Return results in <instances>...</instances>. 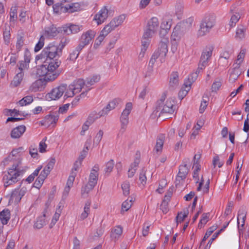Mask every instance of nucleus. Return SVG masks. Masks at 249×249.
I'll use <instances>...</instances> for the list:
<instances>
[{"instance_id": "1", "label": "nucleus", "mask_w": 249, "mask_h": 249, "mask_svg": "<svg viewBox=\"0 0 249 249\" xmlns=\"http://www.w3.org/2000/svg\"><path fill=\"white\" fill-rule=\"evenodd\" d=\"M45 64L39 66L36 71V74L39 77H44L42 79L47 81L55 80L60 72L57 69L61 64V61L57 58L50 59L45 57Z\"/></svg>"}, {"instance_id": "2", "label": "nucleus", "mask_w": 249, "mask_h": 249, "mask_svg": "<svg viewBox=\"0 0 249 249\" xmlns=\"http://www.w3.org/2000/svg\"><path fill=\"white\" fill-rule=\"evenodd\" d=\"M69 42V39L63 38L58 46H56L51 43L49 44L43 49L40 55L37 57H38V59H41L45 57L50 59L57 58L59 59L60 56L62 55L63 49Z\"/></svg>"}, {"instance_id": "3", "label": "nucleus", "mask_w": 249, "mask_h": 249, "mask_svg": "<svg viewBox=\"0 0 249 249\" xmlns=\"http://www.w3.org/2000/svg\"><path fill=\"white\" fill-rule=\"evenodd\" d=\"M165 98L166 94L164 93L160 99L157 102L156 109L153 112V115L155 116L160 117L164 113L171 114L173 113L174 111V100L172 98H169L164 103Z\"/></svg>"}, {"instance_id": "4", "label": "nucleus", "mask_w": 249, "mask_h": 249, "mask_svg": "<svg viewBox=\"0 0 249 249\" xmlns=\"http://www.w3.org/2000/svg\"><path fill=\"white\" fill-rule=\"evenodd\" d=\"M216 24V16L213 14L206 15L202 19L200 28L198 31V36H203L208 33L215 26Z\"/></svg>"}, {"instance_id": "5", "label": "nucleus", "mask_w": 249, "mask_h": 249, "mask_svg": "<svg viewBox=\"0 0 249 249\" xmlns=\"http://www.w3.org/2000/svg\"><path fill=\"white\" fill-rule=\"evenodd\" d=\"M18 164H14L11 168L8 169L7 175L3 177L4 185L5 187H7L18 181L17 179L21 174L23 173L22 170L18 168Z\"/></svg>"}, {"instance_id": "6", "label": "nucleus", "mask_w": 249, "mask_h": 249, "mask_svg": "<svg viewBox=\"0 0 249 249\" xmlns=\"http://www.w3.org/2000/svg\"><path fill=\"white\" fill-rule=\"evenodd\" d=\"M213 48L212 47H207L203 50L200 59L198 67L195 73H199L201 70H202L207 65L208 60L212 56Z\"/></svg>"}, {"instance_id": "7", "label": "nucleus", "mask_w": 249, "mask_h": 249, "mask_svg": "<svg viewBox=\"0 0 249 249\" xmlns=\"http://www.w3.org/2000/svg\"><path fill=\"white\" fill-rule=\"evenodd\" d=\"M95 35V31L89 30L83 33L79 40V43L77 47L78 49H82L86 46L88 45L94 37Z\"/></svg>"}, {"instance_id": "8", "label": "nucleus", "mask_w": 249, "mask_h": 249, "mask_svg": "<svg viewBox=\"0 0 249 249\" xmlns=\"http://www.w3.org/2000/svg\"><path fill=\"white\" fill-rule=\"evenodd\" d=\"M132 109V104L130 102L126 103L125 109L123 111L120 117V121L121 123V131L124 132L128 124V115H129Z\"/></svg>"}, {"instance_id": "9", "label": "nucleus", "mask_w": 249, "mask_h": 249, "mask_svg": "<svg viewBox=\"0 0 249 249\" xmlns=\"http://www.w3.org/2000/svg\"><path fill=\"white\" fill-rule=\"evenodd\" d=\"M98 177L97 170L92 169L89 175L88 184L82 189V191L88 194L96 185Z\"/></svg>"}, {"instance_id": "10", "label": "nucleus", "mask_w": 249, "mask_h": 249, "mask_svg": "<svg viewBox=\"0 0 249 249\" xmlns=\"http://www.w3.org/2000/svg\"><path fill=\"white\" fill-rule=\"evenodd\" d=\"M66 87L64 84L53 89L46 95V98L49 100H56L59 99L64 93Z\"/></svg>"}, {"instance_id": "11", "label": "nucleus", "mask_w": 249, "mask_h": 249, "mask_svg": "<svg viewBox=\"0 0 249 249\" xmlns=\"http://www.w3.org/2000/svg\"><path fill=\"white\" fill-rule=\"evenodd\" d=\"M159 22L156 17H153L148 21L146 29L144 31L145 36H148L149 35H153L159 28Z\"/></svg>"}, {"instance_id": "12", "label": "nucleus", "mask_w": 249, "mask_h": 249, "mask_svg": "<svg viewBox=\"0 0 249 249\" xmlns=\"http://www.w3.org/2000/svg\"><path fill=\"white\" fill-rule=\"evenodd\" d=\"M169 44V38H163L160 39L159 44L158 48L155 52L158 53V55L160 56V60L163 59L168 53V46Z\"/></svg>"}, {"instance_id": "13", "label": "nucleus", "mask_w": 249, "mask_h": 249, "mask_svg": "<svg viewBox=\"0 0 249 249\" xmlns=\"http://www.w3.org/2000/svg\"><path fill=\"white\" fill-rule=\"evenodd\" d=\"M189 172V169L186 164L181 165L179 167V172L178 174L175 184L176 187L179 185L180 181H183L187 177Z\"/></svg>"}, {"instance_id": "14", "label": "nucleus", "mask_w": 249, "mask_h": 249, "mask_svg": "<svg viewBox=\"0 0 249 249\" xmlns=\"http://www.w3.org/2000/svg\"><path fill=\"white\" fill-rule=\"evenodd\" d=\"M108 10L106 6L103 7L99 12L97 13L94 18L98 25L103 23L108 16Z\"/></svg>"}, {"instance_id": "15", "label": "nucleus", "mask_w": 249, "mask_h": 249, "mask_svg": "<svg viewBox=\"0 0 249 249\" xmlns=\"http://www.w3.org/2000/svg\"><path fill=\"white\" fill-rule=\"evenodd\" d=\"M46 205V207L43 212L42 215L39 216L34 223V228L35 229H40L46 225L45 218L47 216V214H49L48 208V206H47V204Z\"/></svg>"}, {"instance_id": "16", "label": "nucleus", "mask_w": 249, "mask_h": 249, "mask_svg": "<svg viewBox=\"0 0 249 249\" xmlns=\"http://www.w3.org/2000/svg\"><path fill=\"white\" fill-rule=\"evenodd\" d=\"M82 26H79L75 24H71L70 25H65L61 28V30L67 35L71 34H76L81 30Z\"/></svg>"}, {"instance_id": "17", "label": "nucleus", "mask_w": 249, "mask_h": 249, "mask_svg": "<svg viewBox=\"0 0 249 249\" xmlns=\"http://www.w3.org/2000/svg\"><path fill=\"white\" fill-rule=\"evenodd\" d=\"M46 82L47 81L40 78L32 84L30 86V90L32 92L41 91L45 88Z\"/></svg>"}, {"instance_id": "18", "label": "nucleus", "mask_w": 249, "mask_h": 249, "mask_svg": "<svg viewBox=\"0 0 249 249\" xmlns=\"http://www.w3.org/2000/svg\"><path fill=\"white\" fill-rule=\"evenodd\" d=\"M26 127L24 125H19L13 128L11 132V137L13 139L20 138L25 132Z\"/></svg>"}, {"instance_id": "19", "label": "nucleus", "mask_w": 249, "mask_h": 249, "mask_svg": "<svg viewBox=\"0 0 249 249\" xmlns=\"http://www.w3.org/2000/svg\"><path fill=\"white\" fill-rule=\"evenodd\" d=\"M81 8V5L80 3L78 2L70 3L65 4L64 8V11L65 13L68 12L70 13H72L75 12L79 11Z\"/></svg>"}, {"instance_id": "20", "label": "nucleus", "mask_w": 249, "mask_h": 249, "mask_svg": "<svg viewBox=\"0 0 249 249\" xmlns=\"http://www.w3.org/2000/svg\"><path fill=\"white\" fill-rule=\"evenodd\" d=\"M247 213V212L244 210L243 207L241 208L239 211L237 217V223L239 231L241 230L240 227H243L245 225V220Z\"/></svg>"}, {"instance_id": "21", "label": "nucleus", "mask_w": 249, "mask_h": 249, "mask_svg": "<svg viewBox=\"0 0 249 249\" xmlns=\"http://www.w3.org/2000/svg\"><path fill=\"white\" fill-rule=\"evenodd\" d=\"M73 90L75 91L76 94L81 91L82 88H84L85 86V82L82 79H79L77 80L74 81L71 84Z\"/></svg>"}, {"instance_id": "22", "label": "nucleus", "mask_w": 249, "mask_h": 249, "mask_svg": "<svg viewBox=\"0 0 249 249\" xmlns=\"http://www.w3.org/2000/svg\"><path fill=\"white\" fill-rule=\"evenodd\" d=\"M58 116L57 115H53L49 114L46 115L44 120L42 121V124L49 126L53 124H55L58 121Z\"/></svg>"}, {"instance_id": "23", "label": "nucleus", "mask_w": 249, "mask_h": 249, "mask_svg": "<svg viewBox=\"0 0 249 249\" xmlns=\"http://www.w3.org/2000/svg\"><path fill=\"white\" fill-rule=\"evenodd\" d=\"M45 35L50 37L56 36L59 33L63 32L61 30V28L57 29L56 27L52 25L45 30Z\"/></svg>"}, {"instance_id": "24", "label": "nucleus", "mask_w": 249, "mask_h": 249, "mask_svg": "<svg viewBox=\"0 0 249 249\" xmlns=\"http://www.w3.org/2000/svg\"><path fill=\"white\" fill-rule=\"evenodd\" d=\"M178 74L177 71L173 72L170 76L169 86L170 88L174 89L178 85Z\"/></svg>"}, {"instance_id": "25", "label": "nucleus", "mask_w": 249, "mask_h": 249, "mask_svg": "<svg viewBox=\"0 0 249 249\" xmlns=\"http://www.w3.org/2000/svg\"><path fill=\"white\" fill-rule=\"evenodd\" d=\"M10 218V213L9 210L4 209L0 213V220L3 225L7 224Z\"/></svg>"}, {"instance_id": "26", "label": "nucleus", "mask_w": 249, "mask_h": 249, "mask_svg": "<svg viewBox=\"0 0 249 249\" xmlns=\"http://www.w3.org/2000/svg\"><path fill=\"white\" fill-rule=\"evenodd\" d=\"M23 76L24 73L23 72H18L11 83V86L13 87L18 86L22 80Z\"/></svg>"}, {"instance_id": "27", "label": "nucleus", "mask_w": 249, "mask_h": 249, "mask_svg": "<svg viewBox=\"0 0 249 249\" xmlns=\"http://www.w3.org/2000/svg\"><path fill=\"white\" fill-rule=\"evenodd\" d=\"M242 15V10H240V12L235 13L233 14L230 19L229 22L230 29L235 26L236 23L238 22Z\"/></svg>"}, {"instance_id": "28", "label": "nucleus", "mask_w": 249, "mask_h": 249, "mask_svg": "<svg viewBox=\"0 0 249 249\" xmlns=\"http://www.w3.org/2000/svg\"><path fill=\"white\" fill-rule=\"evenodd\" d=\"M125 16L124 15H121L117 18H114L110 21V25L112 24L113 27L116 28L121 25L124 20Z\"/></svg>"}, {"instance_id": "29", "label": "nucleus", "mask_w": 249, "mask_h": 249, "mask_svg": "<svg viewBox=\"0 0 249 249\" xmlns=\"http://www.w3.org/2000/svg\"><path fill=\"white\" fill-rule=\"evenodd\" d=\"M123 230L120 226L116 227L111 231L110 237L112 239L116 241L122 234Z\"/></svg>"}, {"instance_id": "30", "label": "nucleus", "mask_w": 249, "mask_h": 249, "mask_svg": "<svg viewBox=\"0 0 249 249\" xmlns=\"http://www.w3.org/2000/svg\"><path fill=\"white\" fill-rule=\"evenodd\" d=\"M189 211L188 208L184 209L183 212L178 213V215L176 216V222L177 225L179 223H181L188 216Z\"/></svg>"}, {"instance_id": "31", "label": "nucleus", "mask_w": 249, "mask_h": 249, "mask_svg": "<svg viewBox=\"0 0 249 249\" xmlns=\"http://www.w3.org/2000/svg\"><path fill=\"white\" fill-rule=\"evenodd\" d=\"M164 137L163 135H160L158 137L155 147V149L157 152L161 151L164 143Z\"/></svg>"}, {"instance_id": "32", "label": "nucleus", "mask_w": 249, "mask_h": 249, "mask_svg": "<svg viewBox=\"0 0 249 249\" xmlns=\"http://www.w3.org/2000/svg\"><path fill=\"white\" fill-rule=\"evenodd\" d=\"M64 85L66 87V90L64 92V98L66 99L69 97H73L76 93H75V91L73 90L72 86L70 85L68 87L66 85Z\"/></svg>"}, {"instance_id": "33", "label": "nucleus", "mask_w": 249, "mask_h": 249, "mask_svg": "<svg viewBox=\"0 0 249 249\" xmlns=\"http://www.w3.org/2000/svg\"><path fill=\"white\" fill-rule=\"evenodd\" d=\"M100 77L98 75H94L91 77L87 78L85 82V86L87 88L94 85L95 83H97L100 80Z\"/></svg>"}, {"instance_id": "34", "label": "nucleus", "mask_w": 249, "mask_h": 249, "mask_svg": "<svg viewBox=\"0 0 249 249\" xmlns=\"http://www.w3.org/2000/svg\"><path fill=\"white\" fill-rule=\"evenodd\" d=\"M61 211L62 209L61 208V206H59L53 217L51 223H50V228H52L55 224L56 222L58 220L61 213Z\"/></svg>"}, {"instance_id": "35", "label": "nucleus", "mask_w": 249, "mask_h": 249, "mask_svg": "<svg viewBox=\"0 0 249 249\" xmlns=\"http://www.w3.org/2000/svg\"><path fill=\"white\" fill-rule=\"evenodd\" d=\"M10 27L9 26L5 27L3 32V40L6 45H8L10 41Z\"/></svg>"}, {"instance_id": "36", "label": "nucleus", "mask_w": 249, "mask_h": 249, "mask_svg": "<svg viewBox=\"0 0 249 249\" xmlns=\"http://www.w3.org/2000/svg\"><path fill=\"white\" fill-rule=\"evenodd\" d=\"M209 101V97L207 94H205L203 96L202 100L200 104L199 108V112L202 113L205 109L206 108Z\"/></svg>"}, {"instance_id": "37", "label": "nucleus", "mask_w": 249, "mask_h": 249, "mask_svg": "<svg viewBox=\"0 0 249 249\" xmlns=\"http://www.w3.org/2000/svg\"><path fill=\"white\" fill-rule=\"evenodd\" d=\"M90 202L87 201L85 203L84 212L80 215V219L81 220H84L88 217L90 211Z\"/></svg>"}, {"instance_id": "38", "label": "nucleus", "mask_w": 249, "mask_h": 249, "mask_svg": "<svg viewBox=\"0 0 249 249\" xmlns=\"http://www.w3.org/2000/svg\"><path fill=\"white\" fill-rule=\"evenodd\" d=\"M152 36V35H149L148 36H145V32H144L142 40V48L144 51H146L149 44V38Z\"/></svg>"}, {"instance_id": "39", "label": "nucleus", "mask_w": 249, "mask_h": 249, "mask_svg": "<svg viewBox=\"0 0 249 249\" xmlns=\"http://www.w3.org/2000/svg\"><path fill=\"white\" fill-rule=\"evenodd\" d=\"M65 4L63 3H57L53 5V10L54 13L58 14L60 13H65L64 8Z\"/></svg>"}, {"instance_id": "40", "label": "nucleus", "mask_w": 249, "mask_h": 249, "mask_svg": "<svg viewBox=\"0 0 249 249\" xmlns=\"http://www.w3.org/2000/svg\"><path fill=\"white\" fill-rule=\"evenodd\" d=\"M240 74V70H231L230 73L229 81L231 83L234 82L238 78Z\"/></svg>"}, {"instance_id": "41", "label": "nucleus", "mask_w": 249, "mask_h": 249, "mask_svg": "<svg viewBox=\"0 0 249 249\" xmlns=\"http://www.w3.org/2000/svg\"><path fill=\"white\" fill-rule=\"evenodd\" d=\"M180 25H177L173 29L171 35V39L175 41L178 40L179 39V31L180 30Z\"/></svg>"}, {"instance_id": "42", "label": "nucleus", "mask_w": 249, "mask_h": 249, "mask_svg": "<svg viewBox=\"0 0 249 249\" xmlns=\"http://www.w3.org/2000/svg\"><path fill=\"white\" fill-rule=\"evenodd\" d=\"M159 57H160V56L158 55V53L154 52L150 58L149 63L148 64V69L150 71H153V66H154L155 62L156 61V60Z\"/></svg>"}, {"instance_id": "43", "label": "nucleus", "mask_w": 249, "mask_h": 249, "mask_svg": "<svg viewBox=\"0 0 249 249\" xmlns=\"http://www.w3.org/2000/svg\"><path fill=\"white\" fill-rule=\"evenodd\" d=\"M183 11V5L182 3L178 2L175 5V12L178 18H181Z\"/></svg>"}, {"instance_id": "44", "label": "nucleus", "mask_w": 249, "mask_h": 249, "mask_svg": "<svg viewBox=\"0 0 249 249\" xmlns=\"http://www.w3.org/2000/svg\"><path fill=\"white\" fill-rule=\"evenodd\" d=\"M33 101V98L32 96L28 95L19 101L18 103L20 106H24L31 104Z\"/></svg>"}, {"instance_id": "45", "label": "nucleus", "mask_w": 249, "mask_h": 249, "mask_svg": "<svg viewBox=\"0 0 249 249\" xmlns=\"http://www.w3.org/2000/svg\"><path fill=\"white\" fill-rule=\"evenodd\" d=\"M114 162L113 160H110L106 164L104 171L105 172V174L107 176H108L109 174L111 172L114 167Z\"/></svg>"}, {"instance_id": "46", "label": "nucleus", "mask_w": 249, "mask_h": 249, "mask_svg": "<svg viewBox=\"0 0 249 249\" xmlns=\"http://www.w3.org/2000/svg\"><path fill=\"white\" fill-rule=\"evenodd\" d=\"M246 29L243 26H239L236 30V37L239 39H242L245 37Z\"/></svg>"}, {"instance_id": "47", "label": "nucleus", "mask_w": 249, "mask_h": 249, "mask_svg": "<svg viewBox=\"0 0 249 249\" xmlns=\"http://www.w3.org/2000/svg\"><path fill=\"white\" fill-rule=\"evenodd\" d=\"M249 113H248L247 116V119L244 122V125L243 127V130L245 132L248 133L246 135V136L245 137V138L246 137V139L245 141H244L243 142L247 143L248 141V139L249 137V133L248 132L249 131Z\"/></svg>"}, {"instance_id": "48", "label": "nucleus", "mask_w": 249, "mask_h": 249, "mask_svg": "<svg viewBox=\"0 0 249 249\" xmlns=\"http://www.w3.org/2000/svg\"><path fill=\"white\" fill-rule=\"evenodd\" d=\"M146 172V169L143 167L141 169L139 174V180L141 183L143 185L146 184L147 180V178L145 176Z\"/></svg>"}, {"instance_id": "49", "label": "nucleus", "mask_w": 249, "mask_h": 249, "mask_svg": "<svg viewBox=\"0 0 249 249\" xmlns=\"http://www.w3.org/2000/svg\"><path fill=\"white\" fill-rule=\"evenodd\" d=\"M185 89H181L178 92V97L182 100L187 94L188 91L190 89V87L187 85L186 83H184Z\"/></svg>"}, {"instance_id": "50", "label": "nucleus", "mask_w": 249, "mask_h": 249, "mask_svg": "<svg viewBox=\"0 0 249 249\" xmlns=\"http://www.w3.org/2000/svg\"><path fill=\"white\" fill-rule=\"evenodd\" d=\"M82 51V50L78 49V47H76L75 50L70 53L69 57L68 59H69L71 61H74L78 57L80 52Z\"/></svg>"}, {"instance_id": "51", "label": "nucleus", "mask_w": 249, "mask_h": 249, "mask_svg": "<svg viewBox=\"0 0 249 249\" xmlns=\"http://www.w3.org/2000/svg\"><path fill=\"white\" fill-rule=\"evenodd\" d=\"M122 189L123 194L124 196H127L129 194L130 184L128 181H125L122 185Z\"/></svg>"}, {"instance_id": "52", "label": "nucleus", "mask_w": 249, "mask_h": 249, "mask_svg": "<svg viewBox=\"0 0 249 249\" xmlns=\"http://www.w3.org/2000/svg\"><path fill=\"white\" fill-rule=\"evenodd\" d=\"M100 114L99 113H97L96 112H91L88 118V120L90 122L91 124L93 123L94 121L97 119L98 118L101 117Z\"/></svg>"}, {"instance_id": "53", "label": "nucleus", "mask_w": 249, "mask_h": 249, "mask_svg": "<svg viewBox=\"0 0 249 249\" xmlns=\"http://www.w3.org/2000/svg\"><path fill=\"white\" fill-rule=\"evenodd\" d=\"M24 44V39L23 36H18L17 37V41L16 43V49L17 52H19L20 51L22 47Z\"/></svg>"}, {"instance_id": "54", "label": "nucleus", "mask_w": 249, "mask_h": 249, "mask_svg": "<svg viewBox=\"0 0 249 249\" xmlns=\"http://www.w3.org/2000/svg\"><path fill=\"white\" fill-rule=\"evenodd\" d=\"M90 89H88L85 90V91H83L82 92L79 96L75 97L74 99L71 102V104L72 106H75L78 102L79 101L80 98H83L85 97L87 95L88 92Z\"/></svg>"}, {"instance_id": "55", "label": "nucleus", "mask_w": 249, "mask_h": 249, "mask_svg": "<svg viewBox=\"0 0 249 249\" xmlns=\"http://www.w3.org/2000/svg\"><path fill=\"white\" fill-rule=\"evenodd\" d=\"M132 198L130 200L127 199L124 201L122 205V209L124 211H128L131 207L132 204Z\"/></svg>"}, {"instance_id": "56", "label": "nucleus", "mask_w": 249, "mask_h": 249, "mask_svg": "<svg viewBox=\"0 0 249 249\" xmlns=\"http://www.w3.org/2000/svg\"><path fill=\"white\" fill-rule=\"evenodd\" d=\"M44 44V37L43 36H41L39 40L36 44L35 47V52H37L42 49Z\"/></svg>"}, {"instance_id": "57", "label": "nucleus", "mask_w": 249, "mask_h": 249, "mask_svg": "<svg viewBox=\"0 0 249 249\" xmlns=\"http://www.w3.org/2000/svg\"><path fill=\"white\" fill-rule=\"evenodd\" d=\"M169 201L164 198L162 200V203L160 206V209L162 210L164 213H166L169 210L168 209V202Z\"/></svg>"}, {"instance_id": "58", "label": "nucleus", "mask_w": 249, "mask_h": 249, "mask_svg": "<svg viewBox=\"0 0 249 249\" xmlns=\"http://www.w3.org/2000/svg\"><path fill=\"white\" fill-rule=\"evenodd\" d=\"M197 77V73H193L189 75L188 77V82H185V83H186L187 85L190 87H191V85L192 84L193 82L195 81Z\"/></svg>"}, {"instance_id": "59", "label": "nucleus", "mask_w": 249, "mask_h": 249, "mask_svg": "<svg viewBox=\"0 0 249 249\" xmlns=\"http://www.w3.org/2000/svg\"><path fill=\"white\" fill-rule=\"evenodd\" d=\"M55 163V159L54 158H51L47 165L45 167L44 169L48 171L49 173L53 169Z\"/></svg>"}, {"instance_id": "60", "label": "nucleus", "mask_w": 249, "mask_h": 249, "mask_svg": "<svg viewBox=\"0 0 249 249\" xmlns=\"http://www.w3.org/2000/svg\"><path fill=\"white\" fill-rule=\"evenodd\" d=\"M17 10L18 8L17 6L11 7L10 13V21H13L15 20V18H17Z\"/></svg>"}, {"instance_id": "61", "label": "nucleus", "mask_w": 249, "mask_h": 249, "mask_svg": "<svg viewBox=\"0 0 249 249\" xmlns=\"http://www.w3.org/2000/svg\"><path fill=\"white\" fill-rule=\"evenodd\" d=\"M224 164V161H220L218 155H216L213 158V165L215 168L217 165L219 168L221 167Z\"/></svg>"}, {"instance_id": "62", "label": "nucleus", "mask_w": 249, "mask_h": 249, "mask_svg": "<svg viewBox=\"0 0 249 249\" xmlns=\"http://www.w3.org/2000/svg\"><path fill=\"white\" fill-rule=\"evenodd\" d=\"M216 230V227L213 226L210 227L208 231H206L203 238L202 239L201 242L200 243V245L202 244V243L205 241V240L211 235V234L213 232V231Z\"/></svg>"}, {"instance_id": "63", "label": "nucleus", "mask_w": 249, "mask_h": 249, "mask_svg": "<svg viewBox=\"0 0 249 249\" xmlns=\"http://www.w3.org/2000/svg\"><path fill=\"white\" fill-rule=\"evenodd\" d=\"M76 172H71V175L69 176L67 182V185L72 186L73 184V181L75 179V178L76 176Z\"/></svg>"}, {"instance_id": "64", "label": "nucleus", "mask_w": 249, "mask_h": 249, "mask_svg": "<svg viewBox=\"0 0 249 249\" xmlns=\"http://www.w3.org/2000/svg\"><path fill=\"white\" fill-rule=\"evenodd\" d=\"M160 29L169 31L171 27V21L163 20L160 25Z\"/></svg>"}]
</instances>
